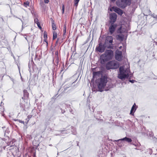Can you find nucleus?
Here are the masks:
<instances>
[{"label": "nucleus", "instance_id": "f257e3e1", "mask_svg": "<svg viewBox=\"0 0 157 157\" xmlns=\"http://www.w3.org/2000/svg\"><path fill=\"white\" fill-rule=\"evenodd\" d=\"M107 77L106 75H102L101 78L99 79V82H98V90L100 92L103 91L105 88L107 83L108 82ZM112 87V86L110 87H107L104 89L105 90H108L109 89Z\"/></svg>", "mask_w": 157, "mask_h": 157}, {"label": "nucleus", "instance_id": "f03ea898", "mask_svg": "<svg viewBox=\"0 0 157 157\" xmlns=\"http://www.w3.org/2000/svg\"><path fill=\"white\" fill-rule=\"evenodd\" d=\"M119 70V73L118 75L119 78L123 80L128 78L130 72L129 69L125 68L124 66H122L120 67Z\"/></svg>", "mask_w": 157, "mask_h": 157}, {"label": "nucleus", "instance_id": "7ed1b4c3", "mask_svg": "<svg viewBox=\"0 0 157 157\" xmlns=\"http://www.w3.org/2000/svg\"><path fill=\"white\" fill-rule=\"evenodd\" d=\"M119 65L118 62L112 60L108 62L106 64V68L107 70L115 69L118 68Z\"/></svg>", "mask_w": 157, "mask_h": 157}, {"label": "nucleus", "instance_id": "20e7f679", "mask_svg": "<svg viewBox=\"0 0 157 157\" xmlns=\"http://www.w3.org/2000/svg\"><path fill=\"white\" fill-rule=\"evenodd\" d=\"M112 58V57L105 53L102 54L101 56V63L102 64H104L106 62L111 59Z\"/></svg>", "mask_w": 157, "mask_h": 157}, {"label": "nucleus", "instance_id": "39448f33", "mask_svg": "<svg viewBox=\"0 0 157 157\" xmlns=\"http://www.w3.org/2000/svg\"><path fill=\"white\" fill-rule=\"evenodd\" d=\"M116 3L117 6L122 9L124 8L129 3L125 0H121L120 1L116 2Z\"/></svg>", "mask_w": 157, "mask_h": 157}, {"label": "nucleus", "instance_id": "423d86ee", "mask_svg": "<svg viewBox=\"0 0 157 157\" xmlns=\"http://www.w3.org/2000/svg\"><path fill=\"white\" fill-rule=\"evenodd\" d=\"M106 46V45H105V44L103 45L101 43H100L99 44L98 46L96 48V49L99 52L102 53L104 51L105 47Z\"/></svg>", "mask_w": 157, "mask_h": 157}, {"label": "nucleus", "instance_id": "0eeeda50", "mask_svg": "<svg viewBox=\"0 0 157 157\" xmlns=\"http://www.w3.org/2000/svg\"><path fill=\"white\" fill-rule=\"evenodd\" d=\"M117 18V15L116 13H112L110 14L109 18L110 20L109 22L110 23L114 24V23L116 21Z\"/></svg>", "mask_w": 157, "mask_h": 157}, {"label": "nucleus", "instance_id": "6e6552de", "mask_svg": "<svg viewBox=\"0 0 157 157\" xmlns=\"http://www.w3.org/2000/svg\"><path fill=\"white\" fill-rule=\"evenodd\" d=\"M117 27V25L116 24L111 23L109 28V30L111 34H112L114 33Z\"/></svg>", "mask_w": 157, "mask_h": 157}, {"label": "nucleus", "instance_id": "1a4fd4ad", "mask_svg": "<svg viewBox=\"0 0 157 157\" xmlns=\"http://www.w3.org/2000/svg\"><path fill=\"white\" fill-rule=\"evenodd\" d=\"M113 41V38L112 36H107L105 40V44L106 45L107 44L109 45H111L112 44Z\"/></svg>", "mask_w": 157, "mask_h": 157}, {"label": "nucleus", "instance_id": "9d476101", "mask_svg": "<svg viewBox=\"0 0 157 157\" xmlns=\"http://www.w3.org/2000/svg\"><path fill=\"white\" fill-rule=\"evenodd\" d=\"M122 54L121 51H117L115 54V58L116 59L119 61H121L122 59Z\"/></svg>", "mask_w": 157, "mask_h": 157}, {"label": "nucleus", "instance_id": "9b49d317", "mask_svg": "<svg viewBox=\"0 0 157 157\" xmlns=\"http://www.w3.org/2000/svg\"><path fill=\"white\" fill-rule=\"evenodd\" d=\"M112 8L113 9V10L119 15L121 16L123 14V11L120 8L115 7H113Z\"/></svg>", "mask_w": 157, "mask_h": 157}, {"label": "nucleus", "instance_id": "f8f14e48", "mask_svg": "<svg viewBox=\"0 0 157 157\" xmlns=\"http://www.w3.org/2000/svg\"><path fill=\"white\" fill-rule=\"evenodd\" d=\"M120 141H125L128 143H130L132 141V140L130 138L125 137H124L123 138L117 140H114L113 141V142L116 141L119 142Z\"/></svg>", "mask_w": 157, "mask_h": 157}, {"label": "nucleus", "instance_id": "ddd939ff", "mask_svg": "<svg viewBox=\"0 0 157 157\" xmlns=\"http://www.w3.org/2000/svg\"><path fill=\"white\" fill-rule=\"evenodd\" d=\"M16 17L19 19L21 21L22 24V29H23V28H24L26 24L27 23L28 20L27 19H25L23 17V19L18 18L16 16Z\"/></svg>", "mask_w": 157, "mask_h": 157}, {"label": "nucleus", "instance_id": "4468645a", "mask_svg": "<svg viewBox=\"0 0 157 157\" xmlns=\"http://www.w3.org/2000/svg\"><path fill=\"white\" fill-rule=\"evenodd\" d=\"M136 105L135 103H134L133 105L132 106V107L131 109V110L130 114L132 115H134V113L135 112L136 110Z\"/></svg>", "mask_w": 157, "mask_h": 157}, {"label": "nucleus", "instance_id": "2eb2a0df", "mask_svg": "<svg viewBox=\"0 0 157 157\" xmlns=\"http://www.w3.org/2000/svg\"><path fill=\"white\" fill-rule=\"evenodd\" d=\"M106 55H109V56L113 57V52L112 50H106L105 53Z\"/></svg>", "mask_w": 157, "mask_h": 157}, {"label": "nucleus", "instance_id": "dca6fc26", "mask_svg": "<svg viewBox=\"0 0 157 157\" xmlns=\"http://www.w3.org/2000/svg\"><path fill=\"white\" fill-rule=\"evenodd\" d=\"M24 96L25 98H27L29 96V93L28 92L27 90H24L23 91Z\"/></svg>", "mask_w": 157, "mask_h": 157}, {"label": "nucleus", "instance_id": "f3484780", "mask_svg": "<svg viewBox=\"0 0 157 157\" xmlns=\"http://www.w3.org/2000/svg\"><path fill=\"white\" fill-rule=\"evenodd\" d=\"M57 33L55 31L53 32V40L55 39L57 37Z\"/></svg>", "mask_w": 157, "mask_h": 157}, {"label": "nucleus", "instance_id": "a211bd4d", "mask_svg": "<svg viewBox=\"0 0 157 157\" xmlns=\"http://www.w3.org/2000/svg\"><path fill=\"white\" fill-rule=\"evenodd\" d=\"M100 73V71L95 72L94 71L93 73V77H94L95 76L98 75Z\"/></svg>", "mask_w": 157, "mask_h": 157}, {"label": "nucleus", "instance_id": "6ab92c4d", "mask_svg": "<svg viewBox=\"0 0 157 157\" xmlns=\"http://www.w3.org/2000/svg\"><path fill=\"white\" fill-rule=\"evenodd\" d=\"M52 27L53 30H55L56 29V25L54 24L53 21L52 22Z\"/></svg>", "mask_w": 157, "mask_h": 157}, {"label": "nucleus", "instance_id": "aec40b11", "mask_svg": "<svg viewBox=\"0 0 157 157\" xmlns=\"http://www.w3.org/2000/svg\"><path fill=\"white\" fill-rule=\"evenodd\" d=\"M80 0H74V5L76 7H77L78 5V3Z\"/></svg>", "mask_w": 157, "mask_h": 157}, {"label": "nucleus", "instance_id": "412c9836", "mask_svg": "<svg viewBox=\"0 0 157 157\" xmlns=\"http://www.w3.org/2000/svg\"><path fill=\"white\" fill-rule=\"evenodd\" d=\"M121 28L122 27H120L117 30V33H122V32L121 31Z\"/></svg>", "mask_w": 157, "mask_h": 157}, {"label": "nucleus", "instance_id": "4be33fe9", "mask_svg": "<svg viewBox=\"0 0 157 157\" xmlns=\"http://www.w3.org/2000/svg\"><path fill=\"white\" fill-rule=\"evenodd\" d=\"M118 38L119 39H121L122 40L123 39V37L120 35H118Z\"/></svg>", "mask_w": 157, "mask_h": 157}, {"label": "nucleus", "instance_id": "5701e85b", "mask_svg": "<svg viewBox=\"0 0 157 157\" xmlns=\"http://www.w3.org/2000/svg\"><path fill=\"white\" fill-rule=\"evenodd\" d=\"M44 39H47V35L45 32L44 33Z\"/></svg>", "mask_w": 157, "mask_h": 157}, {"label": "nucleus", "instance_id": "b1692460", "mask_svg": "<svg viewBox=\"0 0 157 157\" xmlns=\"http://www.w3.org/2000/svg\"><path fill=\"white\" fill-rule=\"evenodd\" d=\"M29 2L28 1H27L26 2H25L24 3V4L25 5V6L26 7H27V6H29Z\"/></svg>", "mask_w": 157, "mask_h": 157}, {"label": "nucleus", "instance_id": "393cba45", "mask_svg": "<svg viewBox=\"0 0 157 157\" xmlns=\"http://www.w3.org/2000/svg\"><path fill=\"white\" fill-rule=\"evenodd\" d=\"M151 16L153 18H155L157 20V15H156V14H155L154 13V14H153L151 15Z\"/></svg>", "mask_w": 157, "mask_h": 157}, {"label": "nucleus", "instance_id": "a878e982", "mask_svg": "<svg viewBox=\"0 0 157 157\" xmlns=\"http://www.w3.org/2000/svg\"><path fill=\"white\" fill-rule=\"evenodd\" d=\"M45 75H43L42 76V79L43 81H45L46 79H45Z\"/></svg>", "mask_w": 157, "mask_h": 157}, {"label": "nucleus", "instance_id": "bb28decb", "mask_svg": "<svg viewBox=\"0 0 157 157\" xmlns=\"http://www.w3.org/2000/svg\"><path fill=\"white\" fill-rule=\"evenodd\" d=\"M34 22L35 23H38L39 22L38 21V19L37 18H36L34 19Z\"/></svg>", "mask_w": 157, "mask_h": 157}, {"label": "nucleus", "instance_id": "cd10ccee", "mask_svg": "<svg viewBox=\"0 0 157 157\" xmlns=\"http://www.w3.org/2000/svg\"><path fill=\"white\" fill-rule=\"evenodd\" d=\"M36 24H37V26L40 29H42V28L40 25V22H39L38 23H36Z\"/></svg>", "mask_w": 157, "mask_h": 157}, {"label": "nucleus", "instance_id": "c85d7f7f", "mask_svg": "<svg viewBox=\"0 0 157 157\" xmlns=\"http://www.w3.org/2000/svg\"><path fill=\"white\" fill-rule=\"evenodd\" d=\"M62 13L63 14L64 13V6L63 4L62 5Z\"/></svg>", "mask_w": 157, "mask_h": 157}, {"label": "nucleus", "instance_id": "c756f323", "mask_svg": "<svg viewBox=\"0 0 157 157\" xmlns=\"http://www.w3.org/2000/svg\"><path fill=\"white\" fill-rule=\"evenodd\" d=\"M63 89L62 88V86H61V87H60V89L59 90H58V92H61V93L63 91Z\"/></svg>", "mask_w": 157, "mask_h": 157}, {"label": "nucleus", "instance_id": "7c9ffc66", "mask_svg": "<svg viewBox=\"0 0 157 157\" xmlns=\"http://www.w3.org/2000/svg\"><path fill=\"white\" fill-rule=\"evenodd\" d=\"M17 121L21 123L24 124V121L20 120H17Z\"/></svg>", "mask_w": 157, "mask_h": 157}, {"label": "nucleus", "instance_id": "2f4dec72", "mask_svg": "<svg viewBox=\"0 0 157 157\" xmlns=\"http://www.w3.org/2000/svg\"><path fill=\"white\" fill-rule=\"evenodd\" d=\"M72 133L74 135H76V132L75 130H73L72 131Z\"/></svg>", "mask_w": 157, "mask_h": 157}, {"label": "nucleus", "instance_id": "473e14b6", "mask_svg": "<svg viewBox=\"0 0 157 157\" xmlns=\"http://www.w3.org/2000/svg\"><path fill=\"white\" fill-rule=\"evenodd\" d=\"M44 1L45 3H48L49 2V0H44Z\"/></svg>", "mask_w": 157, "mask_h": 157}, {"label": "nucleus", "instance_id": "72a5a7b5", "mask_svg": "<svg viewBox=\"0 0 157 157\" xmlns=\"http://www.w3.org/2000/svg\"><path fill=\"white\" fill-rule=\"evenodd\" d=\"M60 109L61 110V113H64L65 112V111L64 110H63L62 108Z\"/></svg>", "mask_w": 157, "mask_h": 157}, {"label": "nucleus", "instance_id": "f704fd0d", "mask_svg": "<svg viewBox=\"0 0 157 157\" xmlns=\"http://www.w3.org/2000/svg\"><path fill=\"white\" fill-rule=\"evenodd\" d=\"M129 81L132 83H133L135 81L133 80H129Z\"/></svg>", "mask_w": 157, "mask_h": 157}, {"label": "nucleus", "instance_id": "c9c22d12", "mask_svg": "<svg viewBox=\"0 0 157 157\" xmlns=\"http://www.w3.org/2000/svg\"><path fill=\"white\" fill-rule=\"evenodd\" d=\"M153 132H151V134H150L149 135L150 137H152L153 136Z\"/></svg>", "mask_w": 157, "mask_h": 157}, {"label": "nucleus", "instance_id": "e433bc0d", "mask_svg": "<svg viewBox=\"0 0 157 157\" xmlns=\"http://www.w3.org/2000/svg\"><path fill=\"white\" fill-rule=\"evenodd\" d=\"M63 30H66V28L65 24L64 25V27H63Z\"/></svg>", "mask_w": 157, "mask_h": 157}, {"label": "nucleus", "instance_id": "4c0bfd02", "mask_svg": "<svg viewBox=\"0 0 157 157\" xmlns=\"http://www.w3.org/2000/svg\"><path fill=\"white\" fill-rule=\"evenodd\" d=\"M44 41L45 42H46V43L48 44V41L47 40V39H44Z\"/></svg>", "mask_w": 157, "mask_h": 157}, {"label": "nucleus", "instance_id": "58836bf2", "mask_svg": "<svg viewBox=\"0 0 157 157\" xmlns=\"http://www.w3.org/2000/svg\"><path fill=\"white\" fill-rule=\"evenodd\" d=\"M31 115H29V116H28V119H29V118H31Z\"/></svg>", "mask_w": 157, "mask_h": 157}, {"label": "nucleus", "instance_id": "ea45409f", "mask_svg": "<svg viewBox=\"0 0 157 157\" xmlns=\"http://www.w3.org/2000/svg\"><path fill=\"white\" fill-rule=\"evenodd\" d=\"M98 113H99V114H100L101 113V111H98Z\"/></svg>", "mask_w": 157, "mask_h": 157}, {"label": "nucleus", "instance_id": "a19ab883", "mask_svg": "<svg viewBox=\"0 0 157 157\" xmlns=\"http://www.w3.org/2000/svg\"><path fill=\"white\" fill-rule=\"evenodd\" d=\"M66 30H63V33L64 34L66 33Z\"/></svg>", "mask_w": 157, "mask_h": 157}, {"label": "nucleus", "instance_id": "79ce46f5", "mask_svg": "<svg viewBox=\"0 0 157 157\" xmlns=\"http://www.w3.org/2000/svg\"><path fill=\"white\" fill-rule=\"evenodd\" d=\"M55 54L56 55L58 54V51L56 52H55Z\"/></svg>", "mask_w": 157, "mask_h": 157}, {"label": "nucleus", "instance_id": "37998d69", "mask_svg": "<svg viewBox=\"0 0 157 157\" xmlns=\"http://www.w3.org/2000/svg\"><path fill=\"white\" fill-rule=\"evenodd\" d=\"M111 45H109V48H111L112 47H113V46H111Z\"/></svg>", "mask_w": 157, "mask_h": 157}, {"label": "nucleus", "instance_id": "c03bdc74", "mask_svg": "<svg viewBox=\"0 0 157 157\" xmlns=\"http://www.w3.org/2000/svg\"><path fill=\"white\" fill-rule=\"evenodd\" d=\"M58 40H59V39H57V41H56V43H58Z\"/></svg>", "mask_w": 157, "mask_h": 157}, {"label": "nucleus", "instance_id": "a18cd8bd", "mask_svg": "<svg viewBox=\"0 0 157 157\" xmlns=\"http://www.w3.org/2000/svg\"><path fill=\"white\" fill-rule=\"evenodd\" d=\"M113 10V8H111V9H110V11H112V10Z\"/></svg>", "mask_w": 157, "mask_h": 157}, {"label": "nucleus", "instance_id": "49530a36", "mask_svg": "<svg viewBox=\"0 0 157 157\" xmlns=\"http://www.w3.org/2000/svg\"><path fill=\"white\" fill-rule=\"evenodd\" d=\"M63 70V68H62V69L61 70V72H62Z\"/></svg>", "mask_w": 157, "mask_h": 157}, {"label": "nucleus", "instance_id": "de8ad7c7", "mask_svg": "<svg viewBox=\"0 0 157 157\" xmlns=\"http://www.w3.org/2000/svg\"><path fill=\"white\" fill-rule=\"evenodd\" d=\"M60 131V132H61V133H62V132H63V131L65 132V131H62V130H60V131Z\"/></svg>", "mask_w": 157, "mask_h": 157}, {"label": "nucleus", "instance_id": "09e8293b", "mask_svg": "<svg viewBox=\"0 0 157 157\" xmlns=\"http://www.w3.org/2000/svg\"><path fill=\"white\" fill-rule=\"evenodd\" d=\"M112 2H114L115 1H116V0H110Z\"/></svg>", "mask_w": 157, "mask_h": 157}, {"label": "nucleus", "instance_id": "8fccbe9b", "mask_svg": "<svg viewBox=\"0 0 157 157\" xmlns=\"http://www.w3.org/2000/svg\"><path fill=\"white\" fill-rule=\"evenodd\" d=\"M155 44H156V45H157V42H155Z\"/></svg>", "mask_w": 157, "mask_h": 157}, {"label": "nucleus", "instance_id": "3c124183", "mask_svg": "<svg viewBox=\"0 0 157 157\" xmlns=\"http://www.w3.org/2000/svg\"><path fill=\"white\" fill-rule=\"evenodd\" d=\"M149 11L150 13L151 12V11L150 10H149Z\"/></svg>", "mask_w": 157, "mask_h": 157}, {"label": "nucleus", "instance_id": "603ef678", "mask_svg": "<svg viewBox=\"0 0 157 157\" xmlns=\"http://www.w3.org/2000/svg\"><path fill=\"white\" fill-rule=\"evenodd\" d=\"M77 146H78V144H77Z\"/></svg>", "mask_w": 157, "mask_h": 157}, {"label": "nucleus", "instance_id": "864d4df0", "mask_svg": "<svg viewBox=\"0 0 157 157\" xmlns=\"http://www.w3.org/2000/svg\"><path fill=\"white\" fill-rule=\"evenodd\" d=\"M18 69H19V70H20V69H19V66H18Z\"/></svg>", "mask_w": 157, "mask_h": 157}, {"label": "nucleus", "instance_id": "5fc2aeb1", "mask_svg": "<svg viewBox=\"0 0 157 157\" xmlns=\"http://www.w3.org/2000/svg\"><path fill=\"white\" fill-rule=\"evenodd\" d=\"M65 131V133H66V131Z\"/></svg>", "mask_w": 157, "mask_h": 157}, {"label": "nucleus", "instance_id": "6e6d98bb", "mask_svg": "<svg viewBox=\"0 0 157 157\" xmlns=\"http://www.w3.org/2000/svg\"><path fill=\"white\" fill-rule=\"evenodd\" d=\"M65 131V133H66V131Z\"/></svg>", "mask_w": 157, "mask_h": 157}, {"label": "nucleus", "instance_id": "4d7b16f0", "mask_svg": "<svg viewBox=\"0 0 157 157\" xmlns=\"http://www.w3.org/2000/svg\"><path fill=\"white\" fill-rule=\"evenodd\" d=\"M132 144L133 145H134V144Z\"/></svg>", "mask_w": 157, "mask_h": 157}, {"label": "nucleus", "instance_id": "13d9d810", "mask_svg": "<svg viewBox=\"0 0 157 157\" xmlns=\"http://www.w3.org/2000/svg\"><path fill=\"white\" fill-rule=\"evenodd\" d=\"M12 80L13 81V79H12Z\"/></svg>", "mask_w": 157, "mask_h": 157}]
</instances>
